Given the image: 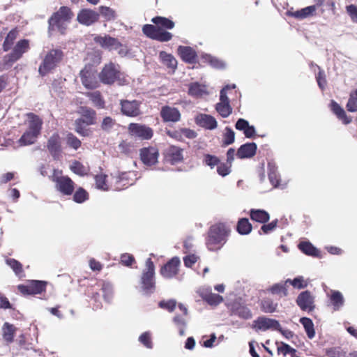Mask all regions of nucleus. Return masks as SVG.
<instances>
[{"label": "nucleus", "instance_id": "nucleus-1", "mask_svg": "<svg viewBox=\"0 0 357 357\" xmlns=\"http://www.w3.org/2000/svg\"><path fill=\"white\" fill-rule=\"evenodd\" d=\"M229 230L225 225H212L206 239L207 248L211 251L220 250L227 241Z\"/></svg>", "mask_w": 357, "mask_h": 357}, {"label": "nucleus", "instance_id": "nucleus-2", "mask_svg": "<svg viewBox=\"0 0 357 357\" xmlns=\"http://www.w3.org/2000/svg\"><path fill=\"white\" fill-rule=\"evenodd\" d=\"M87 59L93 60V64L86 65L84 68L80 72V77L83 85L87 89H94L98 87V81L96 77V70L93 66L100 63L101 56L98 52H94L93 54H88Z\"/></svg>", "mask_w": 357, "mask_h": 357}, {"label": "nucleus", "instance_id": "nucleus-3", "mask_svg": "<svg viewBox=\"0 0 357 357\" xmlns=\"http://www.w3.org/2000/svg\"><path fill=\"white\" fill-rule=\"evenodd\" d=\"M29 128L19 139L21 146H27L33 144L39 135L42 126L41 119L36 115L29 113Z\"/></svg>", "mask_w": 357, "mask_h": 357}, {"label": "nucleus", "instance_id": "nucleus-4", "mask_svg": "<svg viewBox=\"0 0 357 357\" xmlns=\"http://www.w3.org/2000/svg\"><path fill=\"white\" fill-rule=\"evenodd\" d=\"M141 289L144 295H151L155 291V266L151 258L146 261L145 268L141 277Z\"/></svg>", "mask_w": 357, "mask_h": 357}, {"label": "nucleus", "instance_id": "nucleus-5", "mask_svg": "<svg viewBox=\"0 0 357 357\" xmlns=\"http://www.w3.org/2000/svg\"><path fill=\"white\" fill-rule=\"evenodd\" d=\"M73 17V13L68 7L62 6L49 20V26L52 30L57 29L63 33L67 24Z\"/></svg>", "mask_w": 357, "mask_h": 357}, {"label": "nucleus", "instance_id": "nucleus-6", "mask_svg": "<svg viewBox=\"0 0 357 357\" xmlns=\"http://www.w3.org/2000/svg\"><path fill=\"white\" fill-rule=\"evenodd\" d=\"M63 57V52L59 49H52L47 52L39 66L38 72L44 76L54 69Z\"/></svg>", "mask_w": 357, "mask_h": 357}, {"label": "nucleus", "instance_id": "nucleus-7", "mask_svg": "<svg viewBox=\"0 0 357 357\" xmlns=\"http://www.w3.org/2000/svg\"><path fill=\"white\" fill-rule=\"evenodd\" d=\"M122 73L120 71L119 65L109 63L105 65L102 71L99 74L100 80L105 84H112L115 82H118L119 84H122L124 82L121 79Z\"/></svg>", "mask_w": 357, "mask_h": 357}, {"label": "nucleus", "instance_id": "nucleus-8", "mask_svg": "<svg viewBox=\"0 0 357 357\" xmlns=\"http://www.w3.org/2000/svg\"><path fill=\"white\" fill-rule=\"evenodd\" d=\"M314 300V295L310 291L306 290L298 295L296 303L302 311L309 313L314 311L316 307Z\"/></svg>", "mask_w": 357, "mask_h": 357}, {"label": "nucleus", "instance_id": "nucleus-9", "mask_svg": "<svg viewBox=\"0 0 357 357\" xmlns=\"http://www.w3.org/2000/svg\"><path fill=\"white\" fill-rule=\"evenodd\" d=\"M253 328L256 331H278L280 329V324L276 319L261 316L254 321Z\"/></svg>", "mask_w": 357, "mask_h": 357}, {"label": "nucleus", "instance_id": "nucleus-10", "mask_svg": "<svg viewBox=\"0 0 357 357\" xmlns=\"http://www.w3.org/2000/svg\"><path fill=\"white\" fill-rule=\"evenodd\" d=\"M47 282L41 280H31L28 284H20L18 290L24 295L39 294L45 291Z\"/></svg>", "mask_w": 357, "mask_h": 357}, {"label": "nucleus", "instance_id": "nucleus-11", "mask_svg": "<svg viewBox=\"0 0 357 357\" xmlns=\"http://www.w3.org/2000/svg\"><path fill=\"white\" fill-rule=\"evenodd\" d=\"M120 105L121 112L127 116L136 117L141 114L139 109L141 102L139 101L121 100Z\"/></svg>", "mask_w": 357, "mask_h": 357}, {"label": "nucleus", "instance_id": "nucleus-12", "mask_svg": "<svg viewBox=\"0 0 357 357\" xmlns=\"http://www.w3.org/2000/svg\"><path fill=\"white\" fill-rule=\"evenodd\" d=\"M180 264V259L178 257H174L161 268L160 274L165 278H172L178 274Z\"/></svg>", "mask_w": 357, "mask_h": 357}, {"label": "nucleus", "instance_id": "nucleus-13", "mask_svg": "<svg viewBox=\"0 0 357 357\" xmlns=\"http://www.w3.org/2000/svg\"><path fill=\"white\" fill-rule=\"evenodd\" d=\"M128 130L131 135L142 139H149L153 136V130L145 125L130 123Z\"/></svg>", "mask_w": 357, "mask_h": 357}, {"label": "nucleus", "instance_id": "nucleus-14", "mask_svg": "<svg viewBox=\"0 0 357 357\" xmlns=\"http://www.w3.org/2000/svg\"><path fill=\"white\" fill-rule=\"evenodd\" d=\"M29 49V40H21L15 46L13 52L7 55L5 59L6 63H13L18 60L22 54L26 52Z\"/></svg>", "mask_w": 357, "mask_h": 357}, {"label": "nucleus", "instance_id": "nucleus-15", "mask_svg": "<svg viewBox=\"0 0 357 357\" xmlns=\"http://www.w3.org/2000/svg\"><path fill=\"white\" fill-rule=\"evenodd\" d=\"M56 189L66 195H70L74 190V182L68 176H59L54 179Z\"/></svg>", "mask_w": 357, "mask_h": 357}, {"label": "nucleus", "instance_id": "nucleus-16", "mask_svg": "<svg viewBox=\"0 0 357 357\" xmlns=\"http://www.w3.org/2000/svg\"><path fill=\"white\" fill-rule=\"evenodd\" d=\"M100 14L90 9H82L77 15V21L84 25L89 26L97 22Z\"/></svg>", "mask_w": 357, "mask_h": 357}, {"label": "nucleus", "instance_id": "nucleus-17", "mask_svg": "<svg viewBox=\"0 0 357 357\" xmlns=\"http://www.w3.org/2000/svg\"><path fill=\"white\" fill-rule=\"evenodd\" d=\"M47 147L54 159L59 158L61 153V140L59 134L54 133L50 137Z\"/></svg>", "mask_w": 357, "mask_h": 357}, {"label": "nucleus", "instance_id": "nucleus-18", "mask_svg": "<svg viewBox=\"0 0 357 357\" xmlns=\"http://www.w3.org/2000/svg\"><path fill=\"white\" fill-rule=\"evenodd\" d=\"M140 157L145 165L151 166L158 162V151L153 147L144 148L141 149Z\"/></svg>", "mask_w": 357, "mask_h": 357}, {"label": "nucleus", "instance_id": "nucleus-19", "mask_svg": "<svg viewBox=\"0 0 357 357\" xmlns=\"http://www.w3.org/2000/svg\"><path fill=\"white\" fill-rule=\"evenodd\" d=\"M197 293L207 303L211 305H217L222 302L223 298L219 294L212 293L208 289L201 288L197 290Z\"/></svg>", "mask_w": 357, "mask_h": 357}, {"label": "nucleus", "instance_id": "nucleus-20", "mask_svg": "<svg viewBox=\"0 0 357 357\" xmlns=\"http://www.w3.org/2000/svg\"><path fill=\"white\" fill-rule=\"evenodd\" d=\"M160 115L165 122H177L180 120L181 114L175 107L165 106L162 107Z\"/></svg>", "mask_w": 357, "mask_h": 357}, {"label": "nucleus", "instance_id": "nucleus-21", "mask_svg": "<svg viewBox=\"0 0 357 357\" xmlns=\"http://www.w3.org/2000/svg\"><path fill=\"white\" fill-rule=\"evenodd\" d=\"M196 123L208 130H213L217 128L218 123L214 117L211 115L200 114L195 118Z\"/></svg>", "mask_w": 357, "mask_h": 357}, {"label": "nucleus", "instance_id": "nucleus-22", "mask_svg": "<svg viewBox=\"0 0 357 357\" xmlns=\"http://www.w3.org/2000/svg\"><path fill=\"white\" fill-rule=\"evenodd\" d=\"M94 40L101 47L105 49H108L110 51L118 50L120 45V43L117 39L109 36H97Z\"/></svg>", "mask_w": 357, "mask_h": 357}, {"label": "nucleus", "instance_id": "nucleus-23", "mask_svg": "<svg viewBox=\"0 0 357 357\" xmlns=\"http://www.w3.org/2000/svg\"><path fill=\"white\" fill-rule=\"evenodd\" d=\"M236 130L243 131L247 138H253L256 135V130L254 126H250L249 122L244 119H239L235 124Z\"/></svg>", "mask_w": 357, "mask_h": 357}, {"label": "nucleus", "instance_id": "nucleus-24", "mask_svg": "<svg viewBox=\"0 0 357 357\" xmlns=\"http://www.w3.org/2000/svg\"><path fill=\"white\" fill-rule=\"evenodd\" d=\"M257 148V144L254 142L246 143L238 148L236 155L241 159L252 158L255 155Z\"/></svg>", "mask_w": 357, "mask_h": 357}, {"label": "nucleus", "instance_id": "nucleus-25", "mask_svg": "<svg viewBox=\"0 0 357 357\" xmlns=\"http://www.w3.org/2000/svg\"><path fill=\"white\" fill-rule=\"evenodd\" d=\"M178 53L181 59L187 63H192L196 60V52L190 47L179 46L178 47Z\"/></svg>", "mask_w": 357, "mask_h": 357}, {"label": "nucleus", "instance_id": "nucleus-26", "mask_svg": "<svg viewBox=\"0 0 357 357\" xmlns=\"http://www.w3.org/2000/svg\"><path fill=\"white\" fill-rule=\"evenodd\" d=\"M159 57L163 65L172 72H174L177 68V61L173 55L162 51L159 54Z\"/></svg>", "mask_w": 357, "mask_h": 357}, {"label": "nucleus", "instance_id": "nucleus-27", "mask_svg": "<svg viewBox=\"0 0 357 357\" xmlns=\"http://www.w3.org/2000/svg\"><path fill=\"white\" fill-rule=\"evenodd\" d=\"M331 107L333 113L340 120L342 121L344 124H349L351 121V118L347 115L345 111L335 101H331Z\"/></svg>", "mask_w": 357, "mask_h": 357}, {"label": "nucleus", "instance_id": "nucleus-28", "mask_svg": "<svg viewBox=\"0 0 357 357\" xmlns=\"http://www.w3.org/2000/svg\"><path fill=\"white\" fill-rule=\"evenodd\" d=\"M167 155L172 164L181 162L183 159V149L179 147L172 146L167 150Z\"/></svg>", "mask_w": 357, "mask_h": 357}, {"label": "nucleus", "instance_id": "nucleus-29", "mask_svg": "<svg viewBox=\"0 0 357 357\" xmlns=\"http://www.w3.org/2000/svg\"><path fill=\"white\" fill-rule=\"evenodd\" d=\"M250 218L252 220L258 223H267L269 220V214L261 209H252L250 211Z\"/></svg>", "mask_w": 357, "mask_h": 357}, {"label": "nucleus", "instance_id": "nucleus-30", "mask_svg": "<svg viewBox=\"0 0 357 357\" xmlns=\"http://www.w3.org/2000/svg\"><path fill=\"white\" fill-rule=\"evenodd\" d=\"M268 178L271 183L273 187L277 188L280 186V178L277 171V167L273 162H268Z\"/></svg>", "mask_w": 357, "mask_h": 357}, {"label": "nucleus", "instance_id": "nucleus-31", "mask_svg": "<svg viewBox=\"0 0 357 357\" xmlns=\"http://www.w3.org/2000/svg\"><path fill=\"white\" fill-rule=\"evenodd\" d=\"M188 93L190 96L194 97H202L207 93L206 87L197 82H194L190 84Z\"/></svg>", "mask_w": 357, "mask_h": 357}, {"label": "nucleus", "instance_id": "nucleus-32", "mask_svg": "<svg viewBox=\"0 0 357 357\" xmlns=\"http://www.w3.org/2000/svg\"><path fill=\"white\" fill-rule=\"evenodd\" d=\"M298 248L307 255L313 257L319 255V250L309 241L300 242Z\"/></svg>", "mask_w": 357, "mask_h": 357}, {"label": "nucleus", "instance_id": "nucleus-33", "mask_svg": "<svg viewBox=\"0 0 357 357\" xmlns=\"http://www.w3.org/2000/svg\"><path fill=\"white\" fill-rule=\"evenodd\" d=\"M134 176L133 172H122L117 178L116 182L122 183L121 187H117L118 189L121 190V188H127L128 185H131L134 183L132 176Z\"/></svg>", "mask_w": 357, "mask_h": 357}, {"label": "nucleus", "instance_id": "nucleus-34", "mask_svg": "<svg viewBox=\"0 0 357 357\" xmlns=\"http://www.w3.org/2000/svg\"><path fill=\"white\" fill-rule=\"evenodd\" d=\"M317 10V6H310L294 12L292 15L297 19H305L312 16Z\"/></svg>", "mask_w": 357, "mask_h": 357}, {"label": "nucleus", "instance_id": "nucleus-35", "mask_svg": "<svg viewBox=\"0 0 357 357\" xmlns=\"http://www.w3.org/2000/svg\"><path fill=\"white\" fill-rule=\"evenodd\" d=\"M331 301L334 310H339L343 306L344 299L340 291H333L331 296Z\"/></svg>", "mask_w": 357, "mask_h": 357}, {"label": "nucleus", "instance_id": "nucleus-36", "mask_svg": "<svg viewBox=\"0 0 357 357\" xmlns=\"http://www.w3.org/2000/svg\"><path fill=\"white\" fill-rule=\"evenodd\" d=\"M300 323L303 326L307 337L312 339L315 335V331L312 319L307 317H302L300 319Z\"/></svg>", "mask_w": 357, "mask_h": 357}, {"label": "nucleus", "instance_id": "nucleus-37", "mask_svg": "<svg viewBox=\"0 0 357 357\" xmlns=\"http://www.w3.org/2000/svg\"><path fill=\"white\" fill-rule=\"evenodd\" d=\"M15 329V327L13 324L5 322L2 327L3 339L8 342H13Z\"/></svg>", "mask_w": 357, "mask_h": 357}, {"label": "nucleus", "instance_id": "nucleus-38", "mask_svg": "<svg viewBox=\"0 0 357 357\" xmlns=\"http://www.w3.org/2000/svg\"><path fill=\"white\" fill-rule=\"evenodd\" d=\"M101 290L103 294V298L104 300L107 302L110 303L113 298V286L112 284L106 281H102L101 282Z\"/></svg>", "mask_w": 357, "mask_h": 357}, {"label": "nucleus", "instance_id": "nucleus-39", "mask_svg": "<svg viewBox=\"0 0 357 357\" xmlns=\"http://www.w3.org/2000/svg\"><path fill=\"white\" fill-rule=\"evenodd\" d=\"M82 119L86 126L92 125L95 122L96 112L89 108H82Z\"/></svg>", "mask_w": 357, "mask_h": 357}, {"label": "nucleus", "instance_id": "nucleus-40", "mask_svg": "<svg viewBox=\"0 0 357 357\" xmlns=\"http://www.w3.org/2000/svg\"><path fill=\"white\" fill-rule=\"evenodd\" d=\"M6 263L13 269L17 277L21 278L23 276L22 265L20 261L15 259L10 258L6 259Z\"/></svg>", "mask_w": 357, "mask_h": 357}, {"label": "nucleus", "instance_id": "nucleus-41", "mask_svg": "<svg viewBox=\"0 0 357 357\" xmlns=\"http://www.w3.org/2000/svg\"><path fill=\"white\" fill-rule=\"evenodd\" d=\"M286 281L284 282L276 283L270 288V291L273 294L280 295V296H286L288 294L287 289Z\"/></svg>", "mask_w": 357, "mask_h": 357}, {"label": "nucleus", "instance_id": "nucleus-42", "mask_svg": "<svg viewBox=\"0 0 357 357\" xmlns=\"http://www.w3.org/2000/svg\"><path fill=\"white\" fill-rule=\"evenodd\" d=\"M215 109L223 118L228 117L232 112L229 103L218 102L216 104Z\"/></svg>", "mask_w": 357, "mask_h": 357}, {"label": "nucleus", "instance_id": "nucleus-43", "mask_svg": "<svg viewBox=\"0 0 357 357\" xmlns=\"http://www.w3.org/2000/svg\"><path fill=\"white\" fill-rule=\"evenodd\" d=\"M99 13L107 21L114 20L116 18L115 10L110 7L100 6Z\"/></svg>", "mask_w": 357, "mask_h": 357}, {"label": "nucleus", "instance_id": "nucleus-44", "mask_svg": "<svg viewBox=\"0 0 357 357\" xmlns=\"http://www.w3.org/2000/svg\"><path fill=\"white\" fill-rule=\"evenodd\" d=\"M203 59L213 68H224L225 67V63L223 61L210 54L204 55Z\"/></svg>", "mask_w": 357, "mask_h": 357}, {"label": "nucleus", "instance_id": "nucleus-45", "mask_svg": "<svg viewBox=\"0 0 357 357\" xmlns=\"http://www.w3.org/2000/svg\"><path fill=\"white\" fill-rule=\"evenodd\" d=\"M346 108L350 112H357V89L350 93Z\"/></svg>", "mask_w": 357, "mask_h": 357}, {"label": "nucleus", "instance_id": "nucleus-46", "mask_svg": "<svg viewBox=\"0 0 357 357\" xmlns=\"http://www.w3.org/2000/svg\"><path fill=\"white\" fill-rule=\"evenodd\" d=\"M151 21L154 24L160 25L161 26L168 29H172L174 26V22L173 21L163 17H153Z\"/></svg>", "mask_w": 357, "mask_h": 357}, {"label": "nucleus", "instance_id": "nucleus-47", "mask_svg": "<svg viewBox=\"0 0 357 357\" xmlns=\"http://www.w3.org/2000/svg\"><path fill=\"white\" fill-rule=\"evenodd\" d=\"M235 141V132L229 128L226 127L223 133L222 143L225 146L233 144Z\"/></svg>", "mask_w": 357, "mask_h": 357}, {"label": "nucleus", "instance_id": "nucleus-48", "mask_svg": "<svg viewBox=\"0 0 357 357\" xmlns=\"http://www.w3.org/2000/svg\"><path fill=\"white\" fill-rule=\"evenodd\" d=\"M278 304L271 299H265L261 301V310L265 313H273L276 311Z\"/></svg>", "mask_w": 357, "mask_h": 357}, {"label": "nucleus", "instance_id": "nucleus-49", "mask_svg": "<svg viewBox=\"0 0 357 357\" xmlns=\"http://www.w3.org/2000/svg\"><path fill=\"white\" fill-rule=\"evenodd\" d=\"M17 36V31L15 30H11L7 35L3 47L5 51H8L12 45L13 44L14 40L16 39Z\"/></svg>", "mask_w": 357, "mask_h": 357}, {"label": "nucleus", "instance_id": "nucleus-50", "mask_svg": "<svg viewBox=\"0 0 357 357\" xmlns=\"http://www.w3.org/2000/svg\"><path fill=\"white\" fill-rule=\"evenodd\" d=\"M89 198L87 192L82 188H78L73 195V200L77 203H83Z\"/></svg>", "mask_w": 357, "mask_h": 357}, {"label": "nucleus", "instance_id": "nucleus-51", "mask_svg": "<svg viewBox=\"0 0 357 357\" xmlns=\"http://www.w3.org/2000/svg\"><path fill=\"white\" fill-rule=\"evenodd\" d=\"M88 96L89 99L92 101L94 105L98 107H104V100L102 99L100 93L99 91H94L91 93H89Z\"/></svg>", "mask_w": 357, "mask_h": 357}, {"label": "nucleus", "instance_id": "nucleus-52", "mask_svg": "<svg viewBox=\"0 0 357 357\" xmlns=\"http://www.w3.org/2000/svg\"><path fill=\"white\" fill-rule=\"evenodd\" d=\"M158 29L152 24H145L142 27V31L147 37L155 39Z\"/></svg>", "mask_w": 357, "mask_h": 357}, {"label": "nucleus", "instance_id": "nucleus-53", "mask_svg": "<svg viewBox=\"0 0 357 357\" xmlns=\"http://www.w3.org/2000/svg\"><path fill=\"white\" fill-rule=\"evenodd\" d=\"M203 162L209 166L211 169H213L215 166H218L220 163V160L218 157L210 154H206L204 158Z\"/></svg>", "mask_w": 357, "mask_h": 357}, {"label": "nucleus", "instance_id": "nucleus-54", "mask_svg": "<svg viewBox=\"0 0 357 357\" xmlns=\"http://www.w3.org/2000/svg\"><path fill=\"white\" fill-rule=\"evenodd\" d=\"M234 314L244 319H248L252 317L250 310L245 306H239L237 307L234 311Z\"/></svg>", "mask_w": 357, "mask_h": 357}, {"label": "nucleus", "instance_id": "nucleus-55", "mask_svg": "<svg viewBox=\"0 0 357 357\" xmlns=\"http://www.w3.org/2000/svg\"><path fill=\"white\" fill-rule=\"evenodd\" d=\"M286 283H289L291 284L294 288H297L299 289H303L307 287V283L304 282V280L302 276L295 278L294 280L287 279L286 280Z\"/></svg>", "mask_w": 357, "mask_h": 357}, {"label": "nucleus", "instance_id": "nucleus-56", "mask_svg": "<svg viewBox=\"0 0 357 357\" xmlns=\"http://www.w3.org/2000/svg\"><path fill=\"white\" fill-rule=\"evenodd\" d=\"M172 38V34L169 32L165 31L162 29H158L154 40L160 42H167Z\"/></svg>", "mask_w": 357, "mask_h": 357}, {"label": "nucleus", "instance_id": "nucleus-57", "mask_svg": "<svg viewBox=\"0 0 357 357\" xmlns=\"http://www.w3.org/2000/svg\"><path fill=\"white\" fill-rule=\"evenodd\" d=\"M66 144L77 150L81 146V142L72 133H68L66 136Z\"/></svg>", "mask_w": 357, "mask_h": 357}, {"label": "nucleus", "instance_id": "nucleus-58", "mask_svg": "<svg viewBox=\"0 0 357 357\" xmlns=\"http://www.w3.org/2000/svg\"><path fill=\"white\" fill-rule=\"evenodd\" d=\"M70 169L76 174L84 176L86 174L84 166L78 161H75L70 165Z\"/></svg>", "mask_w": 357, "mask_h": 357}, {"label": "nucleus", "instance_id": "nucleus-59", "mask_svg": "<svg viewBox=\"0 0 357 357\" xmlns=\"http://www.w3.org/2000/svg\"><path fill=\"white\" fill-rule=\"evenodd\" d=\"M158 305L160 307L165 309L169 312H172L174 310L176 307V300L174 299H170L168 301H160Z\"/></svg>", "mask_w": 357, "mask_h": 357}, {"label": "nucleus", "instance_id": "nucleus-60", "mask_svg": "<svg viewBox=\"0 0 357 357\" xmlns=\"http://www.w3.org/2000/svg\"><path fill=\"white\" fill-rule=\"evenodd\" d=\"M139 341L148 349L153 347V343L151 340L150 332L143 333L139 337Z\"/></svg>", "mask_w": 357, "mask_h": 357}, {"label": "nucleus", "instance_id": "nucleus-61", "mask_svg": "<svg viewBox=\"0 0 357 357\" xmlns=\"http://www.w3.org/2000/svg\"><path fill=\"white\" fill-rule=\"evenodd\" d=\"M106 177L105 174H99L95 176L96 185L97 188L106 190H107V185L106 183Z\"/></svg>", "mask_w": 357, "mask_h": 357}, {"label": "nucleus", "instance_id": "nucleus-62", "mask_svg": "<svg viewBox=\"0 0 357 357\" xmlns=\"http://www.w3.org/2000/svg\"><path fill=\"white\" fill-rule=\"evenodd\" d=\"M115 125V121L109 116L103 119L101 123V129L105 132H109Z\"/></svg>", "mask_w": 357, "mask_h": 357}, {"label": "nucleus", "instance_id": "nucleus-63", "mask_svg": "<svg viewBox=\"0 0 357 357\" xmlns=\"http://www.w3.org/2000/svg\"><path fill=\"white\" fill-rule=\"evenodd\" d=\"M326 354L329 357H344L345 353L343 352L340 348L334 347L327 349Z\"/></svg>", "mask_w": 357, "mask_h": 357}, {"label": "nucleus", "instance_id": "nucleus-64", "mask_svg": "<svg viewBox=\"0 0 357 357\" xmlns=\"http://www.w3.org/2000/svg\"><path fill=\"white\" fill-rule=\"evenodd\" d=\"M346 10L351 20L357 23V6L351 4L346 7Z\"/></svg>", "mask_w": 357, "mask_h": 357}]
</instances>
